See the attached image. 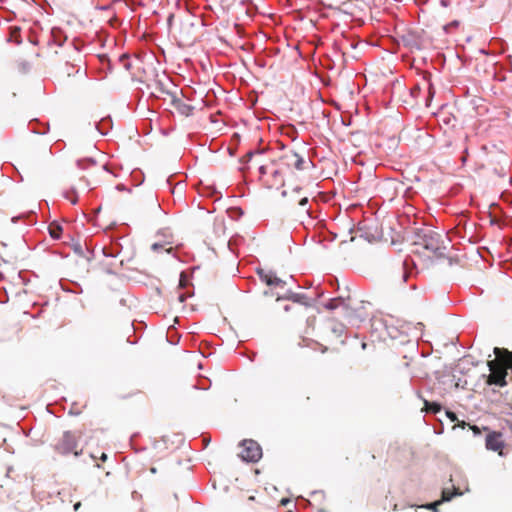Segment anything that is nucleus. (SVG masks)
Returning a JSON list of instances; mask_svg holds the SVG:
<instances>
[{
  "mask_svg": "<svg viewBox=\"0 0 512 512\" xmlns=\"http://www.w3.org/2000/svg\"><path fill=\"white\" fill-rule=\"evenodd\" d=\"M493 352L496 358L487 362L490 374L487 376L486 383L488 385L505 387L508 384L506 380L507 370L510 369L512 371V351L495 347Z\"/></svg>",
  "mask_w": 512,
  "mask_h": 512,
  "instance_id": "obj_1",
  "label": "nucleus"
},
{
  "mask_svg": "<svg viewBox=\"0 0 512 512\" xmlns=\"http://www.w3.org/2000/svg\"><path fill=\"white\" fill-rule=\"evenodd\" d=\"M450 241L443 234L432 229H426L419 236L417 244L436 255H443L448 248Z\"/></svg>",
  "mask_w": 512,
  "mask_h": 512,
  "instance_id": "obj_2",
  "label": "nucleus"
},
{
  "mask_svg": "<svg viewBox=\"0 0 512 512\" xmlns=\"http://www.w3.org/2000/svg\"><path fill=\"white\" fill-rule=\"evenodd\" d=\"M242 451L240 457L246 462H257L262 457V449L254 440H243L241 442Z\"/></svg>",
  "mask_w": 512,
  "mask_h": 512,
  "instance_id": "obj_3",
  "label": "nucleus"
},
{
  "mask_svg": "<svg viewBox=\"0 0 512 512\" xmlns=\"http://www.w3.org/2000/svg\"><path fill=\"white\" fill-rule=\"evenodd\" d=\"M77 435L73 432H64L62 439L56 445V449L62 454L74 453L76 456L80 454L77 448Z\"/></svg>",
  "mask_w": 512,
  "mask_h": 512,
  "instance_id": "obj_4",
  "label": "nucleus"
},
{
  "mask_svg": "<svg viewBox=\"0 0 512 512\" xmlns=\"http://www.w3.org/2000/svg\"><path fill=\"white\" fill-rule=\"evenodd\" d=\"M485 446L487 450L498 452L500 456L505 455L503 451L505 443L502 439V434L500 432H489L485 438Z\"/></svg>",
  "mask_w": 512,
  "mask_h": 512,
  "instance_id": "obj_5",
  "label": "nucleus"
},
{
  "mask_svg": "<svg viewBox=\"0 0 512 512\" xmlns=\"http://www.w3.org/2000/svg\"><path fill=\"white\" fill-rule=\"evenodd\" d=\"M284 159L288 166L293 167L298 171L305 170L311 164L310 160L304 159L296 152H289L285 154Z\"/></svg>",
  "mask_w": 512,
  "mask_h": 512,
  "instance_id": "obj_6",
  "label": "nucleus"
},
{
  "mask_svg": "<svg viewBox=\"0 0 512 512\" xmlns=\"http://www.w3.org/2000/svg\"><path fill=\"white\" fill-rule=\"evenodd\" d=\"M159 235H163L164 240L162 242L153 243L151 245V249L153 251H159L160 249H165L166 252L170 253L172 251V247L170 246L169 248H165V246L172 244L171 234L169 233V231L167 229H164L159 232Z\"/></svg>",
  "mask_w": 512,
  "mask_h": 512,
  "instance_id": "obj_7",
  "label": "nucleus"
},
{
  "mask_svg": "<svg viewBox=\"0 0 512 512\" xmlns=\"http://www.w3.org/2000/svg\"><path fill=\"white\" fill-rule=\"evenodd\" d=\"M456 495H462V493L459 492L457 488H454L453 492H450L449 490L445 489L442 492V499L441 500L433 502V503H430V504H427V505H425V508L437 512V506H439L442 502L450 501L453 498V496H456Z\"/></svg>",
  "mask_w": 512,
  "mask_h": 512,
  "instance_id": "obj_8",
  "label": "nucleus"
},
{
  "mask_svg": "<svg viewBox=\"0 0 512 512\" xmlns=\"http://www.w3.org/2000/svg\"><path fill=\"white\" fill-rule=\"evenodd\" d=\"M285 299V300H291L295 303H302L307 304L304 300L306 299V296L304 294L295 293L292 291H288L283 297H278L277 300Z\"/></svg>",
  "mask_w": 512,
  "mask_h": 512,
  "instance_id": "obj_9",
  "label": "nucleus"
},
{
  "mask_svg": "<svg viewBox=\"0 0 512 512\" xmlns=\"http://www.w3.org/2000/svg\"><path fill=\"white\" fill-rule=\"evenodd\" d=\"M257 272H258L260 279L263 282H265L269 286H273L272 278L274 276V273L272 271H265L263 269H259Z\"/></svg>",
  "mask_w": 512,
  "mask_h": 512,
  "instance_id": "obj_10",
  "label": "nucleus"
},
{
  "mask_svg": "<svg viewBox=\"0 0 512 512\" xmlns=\"http://www.w3.org/2000/svg\"><path fill=\"white\" fill-rule=\"evenodd\" d=\"M424 404H425V410L427 412L438 413L441 410L440 404H438L436 402H428L425 400Z\"/></svg>",
  "mask_w": 512,
  "mask_h": 512,
  "instance_id": "obj_11",
  "label": "nucleus"
},
{
  "mask_svg": "<svg viewBox=\"0 0 512 512\" xmlns=\"http://www.w3.org/2000/svg\"><path fill=\"white\" fill-rule=\"evenodd\" d=\"M62 228L59 225H51L49 227V234L54 239H59L61 237Z\"/></svg>",
  "mask_w": 512,
  "mask_h": 512,
  "instance_id": "obj_12",
  "label": "nucleus"
},
{
  "mask_svg": "<svg viewBox=\"0 0 512 512\" xmlns=\"http://www.w3.org/2000/svg\"><path fill=\"white\" fill-rule=\"evenodd\" d=\"M178 109H179V111L182 114H184L186 116H189L192 113V111H193V107L192 106H190L188 104H184V103L179 104L178 105Z\"/></svg>",
  "mask_w": 512,
  "mask_h": 512,
  "instance_id": "obj_13",
  "label": "nucleus"
},
{
  "mask_svg": "<svg viewBox=\"0 0 512 512\" xmlns=\"http://www.w3.org/2000/svg\"><path fill=\"white\" fill-rule=\"evenodd\" d=\"M148 203L151 207L152 210H158L160 209V205L156 199V197L154 196H150L149 200H148Z\"/></svg>",
  "mask_w": 512,
  "mask_h": 512,
  "instance_id": "obj_14",
  "label": "nucleus"
},
{
  "mask_svg": "<svg viewBox=\"0 0 512 512\" xmlns=\"http://www.w3.org/2000/svg\"><path fill=\"white\" fill-rule=\"evenodd\" d=\"M343 310H344V315H345V317L348 319V322H349L350 324H355V322H356V321H355V320H354V318L352 317V314H353V313H352V311H350V310H349V309H347L346 307H344V308H343Z\"/></svg>",
  "mask_w": 512,
  "mask_h": 512,
  "instance_id": "obj_15",
  "label": "nucleus"
},
{
  "mask_svg": "<svg viewBox=\"0 0 512 512\" xmlns=\"http://www.w3.org/2000/svg\"><path fill=\"white\" fill-rule=\"evenodd\" d=\"M333 333H335L337 336H341L344 332V326L342 324L335 325L332 327Z\"/></svg>",
  "mask_w": 512,
  "mask_h": 512,
  "instance_id": "obj_16",
  "label": "nucleus"
},
{
  "mask_svg": "<svg viewBox=\"0 0 512 512\" xmlns=\"http://www.w3.org/2000/svg\"><path fill=\"white\" fill-rule=\"evenodd\" d=\"M325 307L327 309H330V310H333V309H336L338 308V301L336 299H333V300H330L326 305Z\"/></svg>",
  "mask_w": 512,
  "mask_h": 512,
  "instance_id": "obj_17",
  "label": "nucleus"
},
{
  "mask_svg": "<svg viewBox=\"0 0 512 512\" xmlns=\"http://www.w3.org/2000/svg\"><path fill=\"white\" fill-rule=\"evenodd\" d=\"M272 280H273V286H282L285 284V282L283 280H281L280 278H278L275 274H274Z\"/></svg>",
  "mask_w": 512,
  "mask_h": 512,
  "instance_id": "obj_18",
  "label": "nucleus"
},
{
  "mask_svg": "<svg viewBox=\"0 0 512 512\" xmlns=\"http://www.w3.org/2000/svg\"><path fill=\"white\" fill-rule=\"evenodd\" d=\"M308 203V198L307 197H304L300 200L299 202V205L300 206H305L306 204Z\"/></svg>",
  "mask_w": 512,
  "mask_h": 512,
  "instance_id": "obj_19",
  "label": "nucleus"
},
{
  "mask_svg": "<svg viewBox=\"0 0 512 512\" xmlns=\"http://www.w3.org/2000/svg\"><path fill=\"white\" fill-rule=\"evenodd\" d=\"M178 300L180 303H183L186 300V296L184 294H179Z\"/></svg>",
  "mask_w": 512,
  "mask_h": 512,
  "instance_id": "obj_20",
  "label": "nucleus"
},
{
  "mask_svg": "<svg viewBox=\"0 0 512 512\" xmlns=\"http://www.w3.org/2000/svg\"><path fill=\"white\" fill-rule=\"evenodd\" d=\"M447 415H448V417H449L452 421H454V420L456 419L455 414H454V413H452V412H448V413H447Z\"/></svg>",
  "mask_w": 512,
  "mask_h": 512,
  "instance_id": "obj_21",
  "label": "nucleus"
},
{
  "mask_svg": "<svg viewBox=\"0 0 512 512\" xmlns=\"http://www.w3.org/2000/svg\"><path fill=\"white\" fill-rule=\"evenodd\" d=\"M433 96H434V91L432 90L431 85H429V99H432Z\"/></svg>",
  "mask_w": 512,
  "mask_h": 512,
  "instance_id": "obj_22",
  "label": "nucleus"
},
{
  "mask_svg": "<svg viewBox=\"0 0 512 512\" xmlns=\"http://www.w3.org/2000/svg\"><path fill=\"white\" fill-rule=\"evenodd\" d=\"M157 85H159V91H160V92H164L163 84H162L161 80H159V81L157 82Z\"/></svg>",
  "mask_w": 512,
  "mask_h": 512,
  "instance_id": "obj_23",
  "label": "nucleus"
},
{
  "mask_svg": "<svg viewBox=\"0 0 512 512\" xmlns=\"http://www.w3.org/2000/svg\"><path fill=\"white\" fill-rule=\"evenodd\" d=\"M472 429H473V431H474V434H475V435H477V434H479V433H480V430H479V428H478V427L473 426V427H472Z\"/></svg>",
  "mask_w": 512,
  "mask_h": 512,
  "instance_id": "obj_24",
  "label": "nucleus"
},
{
  "mask_svg": "<svg viewBox=\"0 0 512 512\" xmlns=\"http://www.w3.org/2000/svg\"><path fill=\"white\" fill-rule=\"evenodd\" d=\"M256 154H260V152H256V153H254V152H249L247 155H248V157L251 159V158H252L254 155H256Z\"/></svg>",
  "mask_w": 512,
  "mask_h": 512,
  "instance_id": "obj_25",
  "label": "nucleus"
},
{
  "mask_svg": "<svg viewBox=\"0 0 512 512\" xmlns=\"http://www.w3.org/2000/svg\"><path fill=\"white\" fill-rule=\"evenodd\" d=\"M180 286H184V276H183V274L180 275Z\"/></svg>",
  "mask_w": 512,
  "mask_h": 512,
  "instance_id": "obj_26",
  "label": "nucleus"
},
{
  "mask_svg": "<svg viewBox=\"0 0 512 512\" xmlns=\"http://www.w3.org/2000/svg\"><path fill=\"white\" fill-rule=\"evenodd\" d=\"M81 506V503L80 502H77L76 504H74V510L77 511Z\"/></svg>",
  "mask_w": 512,
  "mask_h": 512,
  "instance_id": "obj_27",
  "label": "nucleus"
},
{
  "mask_svg": "<svg viewBox=\"0 0 512 512\" xmlns=\"http://www.w3.org/2000/svg\"><path fill=\"white\" fill-rule=\"evenodd\" d=\"M259 170H260L261 174H265L266 173V170H265L264 166H260Z\"/></svg>",
  "mask_w": 512,
  "mask_h": 512,
  "instance_id": "obj_28",
  "label": "nucleus"
},
{
  "mask_svg": "<svg viewBox=\"0 0 512 512\" xmlns=\"http://www.w3.org/2000/svg\"><path fill=\"white\" fill-rule=\"evenodd\" d=\"M106 459H107V454L103 453V454L101 455V460H102V461H106Z\"/></svg>",
  "mask_w": 512,
  "mask_h": 512,
  "instance_id": "obj_29",
  "label": "nucleus"
},
{
  "mask_svg": "<svg viewBox=\"0 0 512 512\" xmlns=\"http://www.w3.org/2000/svg\"><path fill=\"white\" fill-rule=\"evenodd\" d=\"M407 276H408V275H407V273H406V272H403V274H402V279H403V281H406Z\"/></svg>",
  "mask_w": 512,
  "mask_h": 512,
  "instance_id": "obj_30",
  "label": "nucleus"
},
{
  "mask_svg": "<svg viewBox=\"0 0 512 512\" xmlns=\"http://www.w3.org/2000/svg\"><path fill=\"white\" fill-rule=\"evenodd\" d=\"M288 502H289V500H288V499H282V500H281L282 505H286Z\"/></svg>",
  "mask_w": 512,
  "mask_h": 512,
  "instance_id": "obj_31",
  "label": "nucleus"
},
{
  "mask_svg": "<svg viewBox=\"0 0 512 512\" xmlns=\"http://www.w3.org/2000/svg\"><path fill=\"white\" fill-rule=\"evenodd\" d=\"M284 310H285V311H289V310H290V306H289V305H286V306L284 307Z\"/></svg>",
  "mask_w": 512,
  "mask_h": 512,
  "instance_id": "obj_32",
  "label": "nucleus"
},
{
  "mask_svg": "<svg viewBox=\"0 0 512 512\" xmlns=\"http://www.w3.org/2000/svg\"><path fill=\"white\" fill-rule=\"evenodd\" d=\"M78 166L81 168L82 167V161H78Z\"/></svg>",
  "mask_w": 512,
  "mask_h": 512,
  "instance_id": "obj_33",
  "label": "nucleus"
},
{
  "mask_svg": "<svg viewBox=\"0 0 512 512\" xmlns=\"http://www.w3.org/2000/svg\"><path fill=\"white\" fill-rule=\"evenodd\" d=\"M76 201H77L76 199L71 200V202H72L73 204H76Z\"/></svg>",
  "mask_w": 512,
  "mask_h": 512,
  "instance_id": "obj_34",
  "label": "nucleus"
},
{
  "mask_svg": "<svg viewBox=\"0 0 512 512\" xmlns=\"http://www.w3.org/2000/svg\"><path fill=\"white\" fill-rule=\"evenodd\" d=\"M510 429H511V431H512V425L510 426Z\"/></svg>",
  "mask_w": 512,
  "mask_h": 512,
  "instance_id": "obj_35",
  "label": "nucleus"
}]
</instances>
